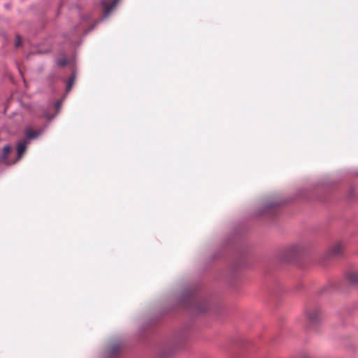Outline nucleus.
<instances>
[{
	"instance_id": "9",
	"label": "nucleus",
	"mask_w": 358,
	"mask_h": 358,
	"mask_svg": "<svg viewBox=\"0 0 358 358\" xmlns=\"http://www.w3.org/2000/svg\"><path fill=\"white\" fill-rule=\"evenodd\" d=\"M10 147L8 145H6L3 148L2 152L0 154V162L6 164H9L10 162L8 160V155L10 152Z\"/></svg>"
},
{
	"instance_id": "3",
	"label": "nucleus",
	"mask_w": 358,
	"mask_h": 358,
	"mask_svg": "<svg viewBox=\"0 0 358 358\" xmlns=\"http://www.w3.org/2000/svg\"><path fill=\"white\" fill-rule=\"evenodd\" d=\"M183 340V338L177 336L173 339L164 341L158 348L157 358H169L182 346L181 343Z\"/></svg>"
},
{
	"instance_id": "19",
	"label": "nucleus",
	"mask_w": 358,
	"mask_h": 358,
	"mask_svg": "<svg viewBox=\"0 0 358 358\" xmlns=\"http://www.w3.org/2000/svg\"><path fill=\"white\" fill-rule=\"evenodd\" d=\"M65 64H66L65 61L64 62L60 63L61 65H64Z\"/></svg>"
},
{
	"instance_id": "6",
	"label": "nucleus",
	"mask_w": 358,
	"mask_h": 358,
	"mask_svg": "<svg viewBox=\"0 0 358 358\" xmlns=\"http://www.w3.org/2000/svg\"><path fill=\"white\" fill-rule=\"evenodd\" d=\"M283 203H266L258 212V216H264L266 218L274 219L277 215V210Z\"/></svg>"
},
{
	"instance_id": "15",
	"label": "nucleus",
	"mask_w": 358,
	"mask_h": 358,
	"mask_svg": "<svg viewBox=\"0 0 358 358\" xmlns=\"http://www.w3.org/2000/svg\"><path fill=\"white\" fill-rule=\"evenodd\" d=\"M62 105V101H58L56 103H55V107L57 108H59V107L61 106Z\"/></svg>"
},
{
	"instance_id": "11",
	"label": "nucleus",
	"mask_w": 358,
	"mask_h": 358,
	"mask_svg": "<svg viewBox=\"0 0 358 358\" xmlns=\"http://www.w3.org/2000/svg\"><path fill=\"white\" fill-rule=\"evenodd\" d=\"M347 279L348 280V281L350 283H352L353 285L357 284L358 283V271H354L348 272L347 273Z\"/></svg>"
},
{
	"instance_id": "1",
	"label": "nucleus",
	"mask_w": 358,
	"mask_h": 358,
	"mask_svg": "<svg viewBox=\"0 0 358 358\" xmlns=\"http://www.w3.org/2000/svg\"><path fill=\"white\" fill-rule=\"evenodd\" d=\"M178 301L182 308L194 315L207 312L210 305L208 296L199 292L195 287L184 289Z\"/></svg>"
},
{
	"instance_id": "2",
	"label": "nucleus",
	"mask_w": 358,
	"mask_h": 358,
	"mask_svg": "<svg viewBox=\"0 0 358 358\" xmlns=\"http://www.w3.org/2000/svg\"><path fill=\"white\" fill-rule=\"evenodd\" d=\"M223 250L230 252L232 256V268L234 270L243 268L249 266L247 263V256L249 248L243 239L238 231L227 240L223 245Z\"/></svg>"
},
{
	"instance_id": "7",
	"label": "nucleus",
	"mask_w": 358,
	"mask_h": 358,
	"mask_svg": "<svg viewBox=\"0 0 358 358\" xmlns=\"http://www.w3.org/2000/svg\"><path fill=\"white\" fill-rule=\"evenodd\" d=\"M343 248L342 242H339L334 245L326 254L325 258L330 259L341 255Z\"/></svg>"
},
{
	"instance_id": "12",
	"label": "nucleus",
	"mask_w": 358,
	"mask_h": 358,
	"mask_svg": "<svg viewBox=\"0 0 358 358\" xmlns=\"http://www.w3.org/2000/svg\"><path fill=\"white\" fill-rule=\"evenodd\" d=\"M27 143L26 141H22L17 143V151L19 158L22 157L26 150Z\"/></svg>"
},
{
	"instance_id": "10",
	"label": "nucleus",
	"mask_w": 358,
	"mask_h": 358,
	"mask_svg": "<svg viewBox=\"0 0 358 358\" xmlns=\"http://www.w3.org/2000/svg\"><path fill=\"white\" fill-rule=\"evenodd\" d=\"M121 348L122 344L120 343L112 345L110 351L107 354V358H114Z\"/></svg>"
},
{
	"instance_id": "13",
	"label": "nucleus",
	"mask_w": 358,
	"mask_h": 358,
	"mask_svg": "<svg viewBox=\"0 0 358 358\" xmlns=\"http://www.w3.org/2000/svg\"><path fill=\"white\" fill-rule=\"evenodd\" d=\"M27 138L29 139L36 138L39 136L40 133L33 131L31 128H27L25 131Z\"/></svg>"
},
{
	"instance_id": "16",
	"label": "nucleus",
	"mask_w": 358,
	"mask_h": 358,
	"mask_svg": "<svg viewBox=\"0 0 358 358\" xmlns=\"http://www.w3.org/2000/svg\"><path fill=\"white\" fill-rule=\"evenodd\" d=\"M301 358H311L309 356H308L307 355H304L301 357Z\"/></svg>"
},
{
	"instance_id": "8",
	"label": "nucleus",
	"mask_w": 358,
	"mask_h": 358,
	"mask_svg": "<svg viewBox=\"0 0 358 358\" xmlns=\"http://www.w3.org/2000/svg\"><path fill=\"white\" fill-rule=\"evenodd\" d=\"M119 0H113L110 2V0H102L101 5L103 9L104 17H107L110 12L116 6Z\"/></svg>"
},
{
	"instance_id": "4",
	"label": "nucleus",
	"mask_w": 358,
	"mask_h": 358,
	"mask_svg": "<svg viewBox=\"0 0 358 358\" xmlns=\"http://www.w3.org/2000/svg\"><path fill=\"white\" fill-rule=\"evenodd\" d=\"M304 250L299 244H294L281 249L278 258L282 262H292L303 255Z\"/></svg>"
},
{
	"instance_id": "14",
	"label": "nucleus",
	"mask_w": 358,
	"mask_h": 358,
	"mask_svg": "<svg viewBox=\"0 0 358 358\" xmlns=\"http://www.w3.org/2000/svg\"><path fill=\"white\" fill-rule=\"evenodd\" d=\"M75 78L73 76H71L70 79L69 80V82L67 83L66 86V90L67 92H69L73 85Z\"/></svg>"
},
{
	"instance_id": "5",
	"label": "nucleus",
	"mask_w": 358,
	"mask_h": 358,
	"mask_svg": "<svg viewBox=\"0 0 358 358\" xmlns=\"http://www.w3.org/2000/svg\"><path fill=\"white\" fill-rule=\"evenodd\" d=\"M306 318L308 327L316 330L322 320L320 307L318 305L310 304L306 309Z\"/></svg>"
},
{
	"instance_id": "17",
	"label": "nucleus",
	"mask_w": 358,
	"mask_h": 358,
	"mask_svg": "<svg viewBox=\"0 0 358 358\" xmlns=\"http://www.w3.org/2000/svg\"><path fill=\"white\" fill-rule=\"evenodd\" d=\"M20 41H17L16 42V43H15V45H16V46H19V45H20Z\"/></svg>"
},
{
	"instance_id": "18",
	"label": "nucleus",
	"mask_w": 358,
	"mask_h": 358,
	"mask_svg": "<svg viewBox=\"0 0 358 358\" xmlns=\"http://www.w3.org/2000/svg\"><path fill=\"white\" fill-rule=\"evenodd\" d=\"M327 287H324V288L322 289V292L323 293V292H327Z\"/></svg>"
}]
</instances>
